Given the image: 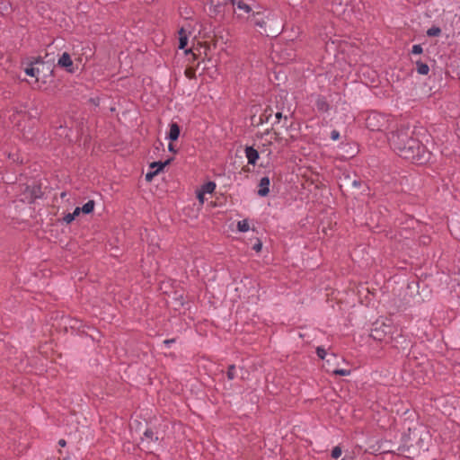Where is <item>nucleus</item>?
<instances>
[{
    "instance_id": "f257e3e1",
    "label": "nucleus",
    "mask_w": 460,
    "mask_h": 460,
    "mask_svg": "<svg viewBox=\"0 0 460 460\" xmlns=\"http://www.w3.org/2000/svg\"><path fill=\"white\" fill-rule=\"evenodd\" d=\"M404 160L420 164L427 161L424 146L417 139L409 138L404 142Z\"/></svg>"
},
{
    "instance_id": "f03ea898",
    "label": "nucleus",
    "mask_w": 460,
    "mask_h": 460,
    "mask_svg": "<svg viewBox=\"0 0 460 460\" xmlns=\"http://www.w3.org/2000/svg\"><path fill=\"white\" fill-rule=\"evenodd\" d=\"M40 66H47V70L52 74L53 70L50 69V66H48L42 59L41 57L31 58V59L28 62L27 66L24 68V72L27 75L35 77L38 81L40 75Z\"/></svg>"
},
{
    "instance_id": "7ed1b4c3",
    "label": "nucleus",
    "mask_w": 460,
    "mask_h": 460,
    "mask_svg": "<svg viewBox=\"0 0 460 460\" xmlns=\"http://www.w3.org/2000/svg\"><path fill=\"white\" fill-rule=\"evenodd\" d=\"M385 122V117L377 112H371L366 119V126L371 131H381Z\"/></svg>"
},
{
    "instance_id": "20e7f679",
    "label": "nucleus",
    "mask_w": 460,
    "mask_h": 460,
    "mask_svg": "<svg viewBox=\"0 0 460 460\" xmlns=\"http://www.w3.org/2000/svg\"><path fill=\"white\" fill-rule=\"evenodd\" d=\"M387 139L391 148L401 156V153L402 152V140L401 139L400 131L398 129L390 131Z\"/></svg>"
},
{
    "instance_id": "39448f33",
    "label": "nucleus",
    "mask_w": 460,
    "mask_h": 460,
    "mask_svg": "<svg viewBox=\"0 0 460 460\" xmlns=\"http://www.w3.org/2000/svg\"><path fill=\"white\" fill-rule=\"evenodd\" d=\"M58 66L64 68L68 73H75V66L71 56L67 52H64L58 61Z\"/></svg>"
},
{
    "instance_id": "423d86ee",
    "label": "nucleus",
    "mask_w": 460,
    "mask_h": 460,
    "mask_svg": "<svg viewBox=\"0 0 460 460\" xmlns=\"http://www.w3.org/2000/svg\"><path fill=\"white\" fill-rule=\"evenodd\" d=\"M270 180L268 176H264L260 180L258 195L261 197H266L270 193Z\"/></svg>"
},
{
    "instance_id": "0eeeda50",
    "label": "nucleus",
    "mask_w": 460,
    "mask_h": 460,
    "mask_svg": "<svg viewBox=\"0 0 460 460\" xmlns=\"http://www.w3.org/2000/svg\"><path fill=\"white\" fill-rule=\"evenodd\" d=\"M244 152L248 160V164L255 165L258 159L260 158L259 152L253 146H246Z\"/></svg>"
},
{
    "instance_id": "6e6552de",
    "label": "nucleus",
    "mask_w": 460,
    "mask_h": 460,
    "mask_svg": "<svg viewBox=\"0 0 460 460\" xmlns=\"http://www.w3.org/2000/svg\"><path fill=\"white\" fill-rule=\"evenodd\" d=\"M181 133V128L176 122H172L170 124V130L167 135V138L171 141H176L179 138Z\"/></svg>"
},
{
    "instance_id": "1a4fd4ad",
    "label": "nucleus",
    "mask_w": 460,
    "mask_h": 460,
    "mask_svg": "<svg viewBox=\"0 0 460 460\" xmlns=\"http://www.w3.org/2000/svg\"><path fill=\"white\" fill-rule=\"evenodd\" d=\"M317 110L321 112H327L330 110V104L324 96H318L315 102Z\"/></svg>"
},
{
    "instance_id": "9d476101",
    "label": "nucleus",
    "mask_w": 460,
    "mask_h": 460,
    "mask_svg": "<svg viewBox=\"0 0 460 460\" xmlns=\"http://www.w3.org/2000/svg\"><path fill=\"white\" fill-rule=\"evenodd\" d=\"M172 161H173V157H170L167 160H165L164 162H161V161L153 162L150 164L149 167H150V169H152V171H154V170L157 171V172L159 173L161 171L164 170V168L165 166L169 165Z\"/></svg>"
},
{
    "instance_id": "9b49d317",
    "label": "nucleus",
    "mask_w": 460,
    "mask_h": 460,
    "mask_svg": "<svg viewBox=\"0 0 460 460\" xmlns=\"http://www.w3.org/2000/svg\"><path fill=\"white\" fill-rule=\"evenodd\" d=\"M179 49H184L188 44V36L186 34V31L183 28H181L179 31Z\"/></svg>"
},
{
    "instance_id": "f8f14e48",
    "label": "nucleus",
    "mask_w": 460,
    "mask_h": 460,
    "mask_svg": "<svg viewBox=\"0 0 460 460\" xmlns=\"http://www.w3.org/2000/svg\"><path fill=\"white\" fill-rule=\"evenodd\" d=\"M94 206H95L94 200H89L80 208H81L82 213L88 215L93 211Z\"/></svg>"
},
{
    "instance_id": "ddd939ff",
    "label": "nucleus",
    "mask_w": 460,
    "mask_h": 460,
    "mask_svg": "<svg viewBox=\"0 0 460 460\" xmlns=\"http://www.w3.org/2000/svg\"><path fill=\"white\" fill-rule=\"evenodd\" d=\"M216 189V183L214 181H208L201 186V190L204 193H212Z\"/></svg>"
},
{
    "instance_id": "4468645a",
    "label": "nucleus",
    "mask_w": 460,
    "mask_h": 460,
    "mask_svg": "<svg viewBox=\"0 0 460 460\" xmlns=\"http://www.w3.org/2000/svg\"><path fill=\"white\" fill-rule=\"evenodd\" d=\"M416 66H417V71L419 74L420 75H428L429 71V67L427 64H424L422 62H420V61H416Z\"/></svg>"
},
{
    "instance_id": "2eb2a0df",
    "label": "nucleus",
    "mask_w": 460,
    "mask_h": 460,
    "mask_svg": "<svg viewBox=\"0 0 460 460\" xmlns=\"http://www.w3.org/2000/svg\"><path fill=\"white\" fill-rule=\"evenodd\" d=\"M370 337L376 341H382L385 337V334L378 328H374L371 330Z\"/></svg>"
},
{
    "instance_id": "dca6fc26",
    "label": "nucleus",
    "mask_w": 460,
    "mask_h": 460,
    "mask_svg": "<svg viewBox=\"0 0 460 460\" xmlns=\"http://www.w3.org/2000/svg\"><path fill=\"white\" fill-rule=\"evenodd\" d=\"M235 4L239 10H242L246 13H249L252 12V8L250 7V5L245 4L243 0H240L238 2L235 1Z\"/></svg>"
},
{
    "instance_id": "f3484780",
    "label": "nucleus",
    "mask_w": 460,
    "mask_h": 460,
    "mask_svg": "<svg viewBox=\"0 0 460 460\" xmlns=\"http://www.w3.org/2000/svg\"><path fill=\"white\" fill-rule=\"evenodd\" d=\"M249 228H250L249 223L246 219L239 221L237 223V229L240 232H247L249 230Z\"/></svg>"
},
{
    "instance_id": "a211bd4d",
    "label": "nucleus",
    "mask_w": 460,
    "mask_h": 460,
    "mask_svg": "<svg viewBox=\"0 0 460 460\" xmlns=\"http://www.w3.org/2000/svg\"><path fill=\"white\" fill-rule=\"evenodd\" d=\"M144 436L145 438L152 440V441H157L158 440V437L155 436V432L153 431L152 429H146V431L144 432Z\"/></svg>"
},
{
    "instance_id": "6ab92c4d",
    "label": "nucleus",
    "mask_w": 460,
    "mask_h": 460,
    "mask_svg": "<svg viewBox=\"0 0 460 460\" xmlns=\"http://www.w3.org/2000/svg\"><path fill=\"white\" fill-rule=\"evenodd\" d=\"M226 376L229 380L235 378V366L234 364L228 366Z\"/></svg>"
},
{
    "instance_id": "aec40b11",
    "label": "nucleus",
    "mask_w": 460,
    "mask_h": 460,
    "mask_svg": "<svg viewBox=\"0 0 460 460\" xmlns=\"http://www.w3.org/2000/svg\"><path fill=\"white\" fill-rule=\"evenodd\" d=\"M441 33V30L438 27H431L427 31V34L429 37H436L438 36Z\"/></svg>"
},
{
    "instance_id": "412c9836",
    "label": "nucleus",
    "mask_w": 460,
    "mask_h": 460,
    "mask_svg": "<svg viewBox=\"0 0 460 460\" xmlns=\"http://www.w3.org/2000/svg\"><path fill=\"white\" fill-rule=\"evenodd\" d=\"M332 373L336 376H349L350 374V370L336 368V369L332 370Z\"/></svg>"
},
{
    "instance_id": "4be33fe9",
    "label": "nucleus",
    "mask_w": 460,
    "mask_h": 460,
    "mask_svg": "<svg viewBox=\"0 0 460 460\" xmlns=\"http://www.w3.org/2000/svg\"><path fill=\"white\" fill-rule=\"evenodd\" d=\"M10 10H11L10 3L4 2V1L0 2V11L2 12V13H8Z\"/></svg>"
},
{
    "instance_id": "5701e85b",
    "label": "nucleus",
    "mask_w": 460,
    "mask_h": 460,
    "mask_svg": "<svg viewBox=\"0 0 460 460\" xmlns=\"http://www.w3.org/2000/svg\"><path fill=\"white\" fill-rule=\"evenodd\" d=\"M316 355L318 356L319 358L324 359L326 355H327V352H326V350L323 348L317 347V349H316Z\"/></svg>"
},
{
    "instance_id": "b1692460",
    "label": "nucleus",
    "mask_w": 460,
    "mask_h": 460,
    "mask_svg": "<svg viewBox=\"0 0 460 460\" xmlns=\"http://www.w3.org/2000/svg\"><path fill=\"white\" fill-rule=\"evenodd\" d=\"M341 448L340 447H335L332 450V457L333 458H339L341 455Z\"/></svg>"
},
{
    "instance_id": "393cba45",
    "label": "nucleus",
    "mask_w": 460,
    "mask_h": 460,
    "mask_svg": "<svg viewBox=\"0 0 460 460\" xmlns=\"http://www.w3.org/2000/svg\"><path fill=\"white\" fill-rule=\"evenodd\" d=\"M158 174L157 171H150L146 174V181H151L155 176Z\"/></svg>"
},
{
    "instance_id": "a878e982",
    "label": "nucleus",
    "mask_w": 460,
    "mask_h": 460,
    "mask_svg": "<svg viewBox=\"0 0 460 460\" xmlns=\"http://www.w3.org/2000/svg\"><path fill=\"white\" fill-rule=\"evenodd\" d=\"M74 220H75V218L71 213L66 214L63 217V222H65L66 225L71 224Z\"/></svg>"
},
{
    "instance_id": "bb28decb",
    "label": "nucleus",
    "mask_w": 460,
    "mask_h": 460,
    "mask_svg": "<svg viewBox=\"0 0 460 460\" xmlns=\"http://www.w3.org/2000/svg\"><path fill=\"white\" fill-rule=\"evenodd\" d=\"M271 113H272V111L270 109V110L266 109L264 113L261 117V122L263 121V118L262 117H265V120L268 121L270 117L271 116Z\"/></svg>"
},
{
    "instance_id": "cd10ccee",
    "label": "nucleus",
    "mask_w": 460,
    "mask_h": 460,
    "mask_svg": "<svg viewBox=\"0 0 460 460\" xmlns=\"http://www.w3.org/2000/svg\"><path fill=\"white\" fill-rule=\"evenodd\" d=\"M185 75L189 78H194L195 77V70L193 68H187L185 70Z\"/></svg>"
},
{
    "instance_id": "c85d7f7f",
    "label": "nucleus",
    "mask_w": 460,
    "mask_h": 460,
    "mask_svg": "<svg viewBox=\"0 0 460 460\" xmlns=\"http://www.w3.org/2000/svg\"><path fill=\"white\" fill-rule=\"evenodd\" d=\"M254 24L258 27L263 28L266 25V22L263 19H255Z\"/></svg>"
},
{
    "instance_id": "c756f323",
    "label": "nucleus",
    "mask_w": 460,
    "mask_h": 460,
    "mask_svg": "<svg viewBox=\"0 0 460 460\" xmlns=\"http://www.w3.org/2000/svg\"><path fill=\"white\" fill-rule=\"evenodd\" d=\"M411 52H412L413 54H420V53H422V48H421V46H420V45H414V46L412 47V50H411Z\"/></svg>"
},
{
    "instance_id": "7c9ffc66",
    "label": "nucleus",
    "mask_w": 460,
    "mask_h": 460,
    "mask_svg": "<svg viewBox=\"0 0 460 460\" xmlns=\"http://www.w3.org/2000/svg\"><path fill=\"white\" fill-rule=\"evenodd\" d=\"M331 138L332 140H338L340 138V133L338 130L336 129H333L332 132H331Z\"/></svg>"
},
{
    "instance_id": "2f4dec72",
    "label": "nucleus",
    "mask_w": 460,
    "mask_h": 460,
    "mask_svg": "<svg viewBox=\"0 0 460 460\" xmlns=\"http://www.w3.org/2000/svg\"><path fill=\"white\" fill-rule=\"evenodd\" d=\"M204 194L205 193L201 190L197 191V199L201 204L204 203Z\"/></svg>"
},
{
    "instance_id": "473e14b6",
    "label": "nucleus",
    "mask_w": 460,
    "mask_h": 460,
    "mask_svg": "<svg viewBox=\"0 0 460 460\" xmlns=\"http://www.w3.org/2000/svg\"><path fill=\"white\" fill-rule=\"evenodd\" d=\"M155 146V148L157 151H159V150H160V148H163V147H164V144H163V142H162L161 140L157 139V141L155 142V146Z\"/></svg>"
},
{
    "instance_id": "72a5a7b5",
    "label": "nucleus",
    "mask_w": 460,
    "mask_h": 460,
    "mask_svg": "<svg viewBox=\"0 0 460 460\" xmlns=\"http://www.w3.org/2000/svg\"><path fill=\"white\" fill-rule=\"evenodd\" d=\"M261 247H262V244L260 241H258L254 245H253V250H255L256 252H260L261 250Z\"/></svg>"
},
{
    "instance_id": "f704fd0d",
    "label": "nucleus",
    "mask_w": 460,
    "mask_h": 460,
    "mask_svg": "<svg viewBox=\"0 0 460 460\" xmlns=\"http://www.w3.org/2000/svg\"><path fill=\"white\" fill-rule=\"evenodd\" d=\"M81 212H82V211H81L80 207H76V208H75L74 212H73V213H71V214L73 215L74 218H75V217H77Z\"/></svg>"
},
{
    "instance_id": "c9c22d12",
    "label": "nucleus",
    "mask_w": 460,
    "mask_h": 460,
    "mask_svg": "<svg viewBox=\"0 0 460 460\" xmlns=\"http://www.w3.org/2000/svg\"><path fill=\"white\" fill-rule=\"evenodd\" d=\"M174 341H175V339H169V340H165V341H164V343L167 347H169V346H170L172 343H173Z\"/></svg>"
},
{
    "instance_id": "e433bc0d",
    "label": "nucleus",
    "mask_w": 460,
    "mask_h": 460,
    "mask_svg": "<svg viewBox=\"0 0 460 460\" xmlns=\"http://www.w3.org/2000/svg\"><path fill=\"white\" fill-rule=\"evenodd\" d=\"M168 148H169L170 152H172L174 154L177 153V149L174 148V146H173V145L172 143L169 144Z\"/></svg>"
},
{
    "instance_id": "4c0bfd02",
    "label": "nucleus",
    "mask_w": 460,
    "mask_h": 460,
    "mask_svg": "<svg viewBox=\"0 0 460 460\" xmlns=\"http://www.w3.org/2000/svg\"><path fill=\"white\" fill-rule=\"evenodd\" d=\"M275 117H276V119H278V122H279V121L283 118L282 112L278 111V112L275 114Z\"/></svg>"
},
{
    "instance_id": "58836bf2",
    "label": "nucleus",
    "mask_w": 460,
    "mask_h": 460,
    "mask_svg": "<svg viewBox=\"0 0 460 460\" xmlns=\"http://www.w3.org/2000/svg\"><path fill=\"white\" fill-rule=\"evenodd\" d=\"M58 445L63 447L66 445V442L65 439L61 438L58 440Z\"/></svg>"
},
{
    "instance_id": "ea45409f",
    "label": "nucleus",
    "mask_w": 460,
    "mask_h": 460,
    "mask_svg": "<svg viewBox=\"0 0 460 460\" xmlns=\"http://www.w3.org/2000/svg\"><path fill=\"white\" fill-rule=\"evenodd\" d=\"M224 4H226L228 3L232 4L233 5L235 4V0H223Z\"/></svg>"
},
{
    "instance_id": "a19ab883",
    "label": "nucleus",
    "mask_w": 460,
    "mask_h": 460,
    "mask_svg": "<svg viewBox=\"0 0 460 460\" xmlns=\"http://www.w3.org/2000/svg\"><path fill=\"white\" fill-rule=\"evenodd\" d=\"M222 5H225L224 3H218L217 4L215 5L216 9L219 12V8L222 6Z\"/></svg>"
},
{
    "instance_id": "79ce46f5",
    "label": "nucleus",
    "mask_w": 460,
    "mask_h": 460,
    "mask_svg": "<svg viewBox=\"0 0 460 460\" xmlns=\"http://www.w3.org/2000/svg\"><path fill=\"white\" fill-rule=\"evenodd\" d=\"M353 185H354V186H359V185H360V182H359V181H353Z\"/></svg>"
},
{
    "instance_id": "37998d69",
    "label": "nucleus",
    "mask_w": 460,
    "mask_h": 460,
    "mask_svg": "<svg viewBox=\"0 0 460 460\" xmlns=\"http://www.w3.org/2000/svg\"><path fill=\"white\" fill-rule=\"evenodd\" d=\"M275 140L276 141H279V134L275 132Z\"/></svg>"
},
{
    "instance_id": "c03bdc74",
    "label": "nucleus",
    "mask_w": 460,
    "mask_h": 460,
    "mask_svg": "<svg viewBox=\"0 0 460 460\" xmlns=\"http://www.w3.org/2000/svg\"><path fill=\"white\" fill-rule=\"evenodd\" d=\"M40 74H41V73H43V72H44V68H45V66H44V67L40 66Z\"/></svg>"
},
{
    "instance_id": "a18cd8bd",
    "label": "nucleus",
    "mask_w": 460,
    "mask_h": 460,
    "mask_svg": "<svg viewBox=\"0 0 460 460\" xmlns=\"http://www.w3.org/2000/svg\"><path fill=\"white\" fill-rule=\"evenodd\" d=\"M190 52H191V49H189V50H186V51H185V53H186V54H188V53H190Z\"/></svg>"
}]
</instances>
